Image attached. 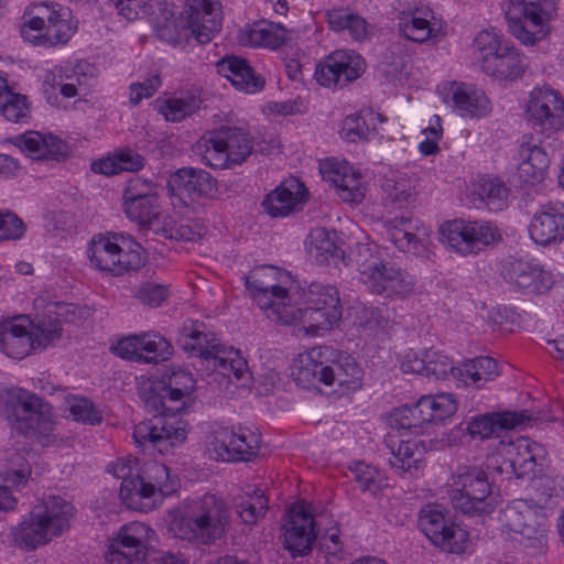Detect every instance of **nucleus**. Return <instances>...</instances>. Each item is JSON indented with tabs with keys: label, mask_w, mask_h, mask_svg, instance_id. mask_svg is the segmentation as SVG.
Returning a JSON list of instances; mask_svg holds the SVG:
<instances>
[{
	"label": "nucleus",
	"mask_w": 564,
	"mask_h": 564,
	"mask_svg": "<svg viewBox=\"0 0 564 564\" xmlns=\"http://www.w3.org/2000/svg\"><path fill=\"white\" fill-rule=\"evenodd\" d=\"M448 491L453 507L469 517H485L495 511L497 498L487 473L478 466H458Z\"/></svg>",
	"instance_id": "8"
},
{
	"label": "nucleus",
	"mask_w": 564,
	"mask_h": 564,
	"mask_svg": "<svg viewBox=\"0 0 564 564\" xmlns=\"http://www.w3.org/2000/svg\"><path fill=\"white\" fill-rule=\"evenodd\" d=\"M295 300L288 302L282 312L272 313L273 322L283 325L301 324L304 328L317 332L319 329H329L341 318V313L335 310H323L316 305L303 304L300 290L295 289Z\"/></svg>",
	"instance_id": "18"
},
{
	"label": "nucleus",
	"mask_w": 564,
	"mask_h": 564,
	"mask_svg": "<svg viewBox=\"0 0 564 564\" xmlns=\"http://www.w3.org/2000/svg\"><path fill=\"white\" fill-rule=\"evenodd\" d=\"M525 68L524 57L509 41L492 57L486 58L481 69L489 76L500 80H513L520 77Z\"/></svg>",
	"instance_id": "35"
},
{
	"label": "nucleus",
	"mask_w": 564,
	"mask_h": 564,
	"mask_svg": "<svg viewBox=\"0 0 564 564\" xmlns=\"http://www.w3.org/2000/svg\"><path fill=\"white\" fill-rule=\"evenodd\" d=\"M127 217L155 232L162 231L165 237H173L172 230L166 229L165 215L160 210L159 196L123 200Z\"/></svg>",
	"instance_id": "34"
},
{
	"label": "nucleus",
	"mask_w": 564,
	"mask_h": 564,
	"mask_svg": "<svg viewBox=\"0 0 564 564\" xmlns=\"http://www.w3.org/2000/svg\"><path fill=\"white\" fill-rule=\"evenodd\" d=\"M187 25L199 44H206L220 31L218 9L212 0H193L189 6Z\"/></svg>",
	"instance_id": "31"
},
{
	"label": "nucleus",
	"mask_w": 564,
	"mask_h": 564,
	"mask_svg": "<svg viewBox=\"0 0 564 564\" xmlns=\"http://www.w3.org/2000/svg\"><path fill=\"white\" fill-rule=\"evenodd\" d=\"M503 525L528 540V545L540 547L545 541V518L524 505L506 507L500 516Z\"/></svg>",
	"instance_id": "22"
},
{
	"label": "nucleus",
	"mask_w": 564,
	"mask_h": 564,
	"mask_svg": "<svg viewBox=\"0 0 564 564\" xmlns=\"http://www.w3.org/2000/svg\"><path fill=\"white\" fill-rule=\"evenodd\" d=\"M68 404L69 413L75 421L90 425L101 421V415L87 398H73L68 401Z\"/></svg>",
	"instance_id": "64"
},
{
	"label": "nucleus",
	"mask_w": 564,
	"mask_h": 564,
	"mask_svg": "<svg viewBox=\"0 0 564 564\" xmlns=\"http://www.w3.org/2000/svg\"><path fill=\"white\" fill-rule=\"evenodd\" d=\"M430 17H432V11L423 6L415 7L413 11L408 13L403 12V17L400 18L399 22L401 35L417 43L426 41L432 34Z\"/></svg>",
	"instance_id": "43"
},
{
	"label": "nucleus",
	"mask_w": 564,
	"mask_h": 564,
	"mask_svg": "<svg viewBox=\"0 0 564 564\" xmlns=\"http://www.w3.org/2000/svg\"><path fill=\"white\" fill-rule=\"evenodd\" d=\"M329 28L335 32H347L355 41H362L368 35V23L349 9H332L326 13Z\"/></svg>",
	"instance_id": "42"
},
{
	"label": "nucleus",
	"mask_w": 564,
	"mask_h": 564,
	"mask_svg": "<svg viewBox=\"0 0 564 564\" xmlns=\"http://www.w3.org/2000/svg\"><path fill=\"white\" fill-rule=\"evenodd\" d=\"M525 111L532 129L545 134V139L564 128V100L552 88H534L530 93Z\"/></svg>",
	"instance_id": "14"
},
{
	"label": "nucleus",
	"mask_w": 564,
	"mask_h": 564,
	"mask_svg": "<svg viewBox=\"0 0 564 564\" xmlns=\"http://www.w3.org/2000/svg\"><path fill=\"white\" fill-rule=\"evenodd\" d=\"M301 202L299 193H293L284 185L276 187L264 198L262 206L272 217L288 216Z\"/></svg>",
	"instance_id": "49"
},
{
	"label": "nucleus",
	"mask_w": 564,
	"mask_h": 564,
	"mask_svg": "<svg viewBox=\"0 0 564 564\" xmlns=\"http://www.w3.org/2000/svg\"><path fill=\"white\" fill-rule=\"evenodd\" d=\"M154 531L142 522L124 524L106 553L109 564L142 563L147 557L148 543Z\"/></svg>",
	"instance_id": "16"
},
{
	"label": "nucleus",
	"mask_w": 564,
	"mask_h": 564,
	"mask_svg": "<svg viewBox=\"0 0 564 564\" xmlns=\"http://www.w3.org/2000/svg\"><path fill=\"white\" fill-rule=\"evenodd\" d=\"M532 420V415L527 410L486 413L474 416L467 423V431L473 437L488 438L502 430L516 429Z\"/></svg>",
	"instance_id": "30"
},
{
	"label": "nucleus",
	"mask_w": 564,
	"mask_h": 564,
	"mask_svg": "<svg viewBox=\"0 0 564 564\" xmlns=\"http://www.w3.org/2000/svg\"><path fill=\"white\" fill-rule=\"evenodd\" d=\"M364 72L365 62L360 55L352 51H336L316 65L314 76L322 86L345 87Z\"/></svg>",
	"instance_id": "17"
},
{
	"label": "nucleus",
	"mask_w": 564,
	"mask_h": 564,
	"mask_svg": "<svg viewBox=\"0 0 564 564\" xmlns=\"http://www.w3.org/2000/svg\"><path fill=\"white\" fill-rule=\"evenodd\" d=\"M135 501L151 498L159 492L161 496H170L178 489V479L171 476L169 467L162 463L151 460L140 467L138 477Z\"/></svg>",
	"instance_id": "28"
},
{
	"label": "nucleus",
	"mask_w": 564,
	"mask_h": 564,
	"mask_svg": "<svg viewBox=\"0 0 564 564\" xmlns=\"http://www.w3.org/2000/svg\"><path fill=\"white\" fill-rule=\"evenodd\" d=\"M421 399L422 409L425 411L430 424L433 422H443L457 411V402L451 393L423 395Z\"/></svg>",
	"instance_id": "48"
},
{
	"label": "nucleus",
	"mask_w": 564,
	"mask_h": 564,
	"mask_svg": "<svg viewBox=\"0 0 564 564\" xmlns=\"http://www.w3.org/2000/svg\"><path fill=\"white\" fill-rule=\"evenodd\" d=\"M343 139L349 142L358 140H369L376 133L375 128H370L366 118L360 115L347 116L340 130Z\"/></svg>",
	"instance_id": "58"
},
{
	"label": "nucleus",
	"mask_w": 564,
	"mask_h": 564,
	"mask_svg": "<svg viewBox=\"0 0 564 564\" xmlns=\"http://www.w3.org/2000/svg\"><path fill=\"white\" fill-rule=\"evenodd\" d=\"M251 40L256 44L278 48L286 42V30L281 24L254 29Z\"/></svg>",
	"instance_id": "63"
},
{
	"label": "nucleus",
	"mask_w": 564,
	"mask_h": 564,
	"mask_svg": "<svg viewBox=\"0 0 564 564\" xmlns=\"http://www.w3.org/2000/svg\"><path fill=\"white\" fill-rule=\"evenodd\" d=\"M107 470L116 478L121 479L120 498L127 507L134 508L137 505L135 486L139 485L138 477L140 471L138 458L131 456L118 458L107 467Z\"/></svg>",
	"instance_id": "39"
},
{
	"label": "nucleus",
	"mask_w": 564,
	"mask_h": 564,
	"mask_svg": "<svg viewBox=\"0 0 564 564\" xmlns=\"http://www.w3.org/2000/svg\"><path fill=\"white\" fill-rule=\"evenodd\" d=\"M440 235L442 242L455 252L462 256L476 253L468 220L446 221L441 225Z\"/></svg>",
	"instance_id": "41"
},
{
	"label": "nucleus",
	"mask_w": 564,
	"mask_h": 564,
	"mask_svg": "<svg viewBox=\"0 0 564 564\" xmlns=\"http://www.w3.org/2000/svg\"><path fill=\"white\" fill-rule=\"evenodd\" d=\"M300 293L302 295L300 300L305 305H316L323 307V310L343 312L339 292L334 285L313 282L307 290H302Z\"/></svg>",
	"instance_id": "46"
},
{
	"label": "nucleus",
	"mask_w": 564,
	"mask_h": 564,
	"mask_svg": "<svg viewBox=\"0 0 564 564\" xmlns=\"http://www.w3.org/2000/svg\"><path fill=\"white\" fill-rule=\"evenodd\" d=\"M220 127L202 135L192 147L194 155L212 169H231Z\"/></svg>",
	"instance_id": "36"
},
{
	"label": "nucleus",
	"mask_w": 564,
	"mask_h": 564,
	"mask_svg": "<svg viewBox=\"0 0 564 564\" xmlns=\"http://www.w3.org/2000/svg\"><path fill=\"white\" fill-rule=\"evenodd\" d=\"M177 343L184 351L198 356L208 364L223 346L206 324L196 319H186L183 323Z\"/></svg>",
	"instance_id": "25"
},
{
	"label": "nucleus",
	"mask_w": 564,
	"mask_h": 564,
	"mask_svg": "<svg viewBox=\"0 0 564 564\" xmlns=\"http://www.w3.org/2000/svg\"><path fill=\"white\" fill-rule=\"evenodd\" d=\"M230 510L216 495H204L171 513L169 531L177 539L209 545L225 536Z\"/></svg>",
	"instance_id": "3"
},
{
	"label": "nucleus",
	"mask_w": 564,
	"mask_h": 564,
	"mask_svg": "<svg viewBox=\"0 0 564 564\" xmlns=\"http://www.w3.org/2000/svg\"><path fill=\"white\" fill-rule=\"evenodd\" d=\"M32 322L20 315L0 323V349L13 359H23L34 350Z\"/></svg>",
	"instance_id": "27"
},
{
	"label": "nucleus",
	"mask_w": 564,
	"mask_h": 564,
	"mask_svg": "<svg viewBox=\"0 0 564 564\" xmlns=\"http://www.w3.org/2000/svg\"><path fill=\"white\" fill-rule=\"evenodd\" d=\"M0 414L19 434L51 430L52 406L35 393L19 387L0 389Z\"/></svg>",
	"instance_id": "7"
},
{
	"label": "nucleus",
	"mask_w": 564,
	"mask_h": 564,
	"mask_svg": "<svg viewBox=\"0 0 564 564\" xmlns=\"http://www.w3.org/2000/svg\"><path fill=\"white\" fill-rule=\"evenodd\" d=\"M430 425L427 415L422 409V399L415 403L402 405L394 409L391 414V427L399 432V435L389 434L386 440L387 448L390 452L389 465L399 471L400 475L417 470L421 462L422 448L416 440H403L402 432L419 435Z\"/></svg>",
	"instance_id": "5"
},
{
	"label": "nucleus",
	"mask_w": 564,
	"mask_h": 564,
	"mask_svg": "<svg viewBox=\"0 0 564 564\" xmlns=\"http://www.w3.org/2000/svg\"><path fill=\"white\" fill-rule=\"evenodd\" d=\"M314 517L303 505L293 506L282 524L283 546L293 557L305 556L317 539Z\"/></svg>",
	"instance_id": "19"
},
{
	"label": "nucleus",
	"mask_w": 564,
	"mask_h": 564,
	"mask_svg": "<svg viewBox=\"0 0 564 564\" xmlns=\"http://www.w3.org/2000/svg\"><path fill=\"white\" fill-rule=\"evenodd\" d=\"M29 468L10 469L3 474L6 485L0 486V512H6L15 508L17 499L12 496L10 487L20 490L30 477Z\"/></svg>",
	"instance_id": "52"
},
{
	"label": "nucleus",
	"mask_w": 564,
	"mask_h": 564,
	"mask_svg": "<svg viewBox=\"0 0 564 564\" xmlns=\"http://www.w3.org/2000/svg\"><path fill=\"white\" fill-rule=\"evenodd\" d=\"M382 189L387 203L398 208L406 206L414 195L410 180L395 173L384 177Z\"/></svg>",
	"instance_id": "51"
},
{
	"label": "nucleus",
	"mask_w": 564,
	"mask_h": 564,
	"mask_svg": "<svg viewBox=\"0 0 564 564\" xmlns=\"http://www.w3.org/2000/svg\"><path fill=\"white\" fill-rule=\"evenodd\" d=\"M25 224L13 212L0 210V242L20 240L25 234Z\"/></svg>",
	"instance_id": "62"
},
{
	"label": "nucleus",
	"mask_w": 564,
	"mask_h": 564,
	"mask_svg": "<svg viewBox=\"0 0 564 564\" xmlns=\"http://www.w3.org/2000/svg\"><path fill=\"white\" fill-rule=\"evenodd\" d=\"M88 258L95 269L116 276L144 264L141 245L123 234L95 237L88 247Z\"/></svg>",
	"instance_id": "10"
},
{
	"label": "nucleus",
	"mask_w": 564,
	"mask_h": 564,
	"mask_svg": "<svg viewBox=\"0 0 564 564\" xmlns=\"http://www.w3.org/2000/svg\"><path fill=\"white\" fill-rule=\"evenodd\" d=\"M0 112L9 121L22 122L29 117L30 112L26 97L13 91L7 93L0 101Z\"/></svg>",
	"instance_id": "57"
},
{
	"label": "nucleus",
	"mask_w": 564,
	"mask_h": 564,
	"mask_svg": "<svg viewBox=\"0 0 564 564\" xmlns=\"http://www.w3.org/2000/svg\"><path fill=\"white\" fill-rule=\"evenodd\" d=\"M306 246L311 257L318 263L327 262L330 258H339L343 253L337 247L336 234L324 228L313 229L308 235Z\"/></svg>",
	"instance_id": "44"
},
{
	"label": "nucleus",
	"mask_w": 564,
	"mask_h": 564,
	"mask_svg": "<svg viewBox=\"0 0 564 564\" xmlns=\"http://www.w3.org/2000/svg\"><path fill=\"white\" fill-rule=\"evenodd\" d=\"M195 389L193 376L178 370L169 382L158 381L144 389L143 402L153 416L134 426L132 437L138 446L150 444L162 453L167 446L181 444L186 438L185 423L175 419L191 402Z\"/></svg>",
	"instance_id": "1"
},
{
	"label": "nucleus",
	"mask_w": 564,
	"mask_h": 564,
	"mask_svg": "<svg viewBox=\"0 0 564 564\" xmlns=\"http://www.w3.org/2000/svg\"><path fill=\"white\" fill-rule=\"evenodd\" d=\"M558 0H507L503 12L509 32L523 45L533 46L550 32Z\"/></svg>",
	"instance_id": "9"
},
{
	"label": "nucleus",
	"mask_w": 564,
	"mask_h": 564,
	"mask_svg": "<svg viewBox=\"0 0 564 564\" xmlns=\"http://www.w3.org/2000/svg\"><path fill=\"white\" fill-rule=\"evenodd\" d=\"M479 195L490 209L500 210L506 206L509 189L498 178H484Z\"/></svg>",
	"instance_id": "54"
},
{
	"label": "nucleus",
	"mask_w": 564,
	"mask_h": 564,
	"mask_svg": "<svg viewBox=\"0 0 564 564\" xmlns=\"http://www.w3.org/2000/svg\"><path fill=\"white\" fill-rule=\"evenodd\" d=\"M68 13L46 4L35 6L21 26V36L37 46L52 47L65 44L75 29L67 19Z\"/></svg>",
	"instance_id": "12"
},
{
	"label": "nucleus",
	"mask_w": 564,
	"mask_h": 564,
	"mask_svg": "<svg viewBox=\"0 0 564 564\" xmlns=\"http://www.w3.org/2000/svg\"><path fill=\"white\" fill-rule=\"evenodd\" d=\"M269 501L261 490L237 506V513L246 524H254L268 511Z\"/></svg>",
	"instance_id": "55"
},
{
	"label": "nucleus",
	"mask_w": 564,
	"mask_h": 564,
	"mask_svg": "<svg viewBox=\"0 0 564 564\" xmlns=\"http://www.w3.org/2000/svg\"><path fill=\"white\" fill-rule=\"evenodd\" d=\"M499 376L497 361L488 356L469 359L457 366L456 380L464 386L482 387Z\"/></svg>",
	"instance_id": "38"
},
{
	"label": "nucleus",
	"mask_w": 564,
	"mask_h": 564,
	"mask_svg": "<svg viewBox=\"0 0 564 564\" xmlns=\"http://www.w3.org/2000/svg\"><path fill=\"white\" fill-rule=\"evenodd\" d=\"M210 364L215 370L226 377L232 375L237 380H242L248 375L247 361L232 347L223 345Z\"/></svg>",
	"instance_id": "47"
},
{
	"label": "nucleus",
	"mask_w": 564,
	"mask_h": 564,
	"mask_svg": "<svg viewBox=\"0 0 564 564\" xmlns=\"http://www.w3.org/2000/svg\"><path fill=\"white\" fill-rule=\"evenodd\" d=\"M231 169L241 165L253 151V137L245 128L220 126Z\"/></svg>",
	"instance_id": "40"
},
{
	"label": "nucleus",
	"mask_w": 564,
	"mask_h": 564,
	"mask_svg": "<svg viewBox=\"0 0 564 564\" xmlns=\"http://www.w3.org/2000/svg\"><path fill=\"white\" fill-rule=\"evenodd\" d=\"M417 220L413 221L406 217H395L390 221L388 228L389 239L402 251H409L412 245L419 242L416 230Z\"/></svg>",
	"instance_id": "50"
},
{
	"label": "nucleus",
	"mask_w": 564,
	"mask_h": 564,
	"mask_svg": "<svg viewBox=\"0 0 564 564\" xmlns=\"http://www.w3.org/2000/svg\"><path fill=\"white\" fill-rule=\"evenodd\" d=\"M324 178L335 188L341 200L359 204L365 198L366 187L362 175L347 162L329 163L322 170Z\"/></svg>",
	"instance_id": "26"
},
{
	"label": "nucleus",
	"mask_w": 564,
	"mask_h": 564,
	"mask_svg": "<svg viewBox=\"0 0 564 564\" xmlns=\"http://www.w3.org/2000/svg\"><path fill=\"white\" fill-rule=\"evenodd\" d=\"M113 352L127 360L150 364L172 354V345L160 334L130 335L118 340Z\"/></svg>",
	"instance_id": "21"
},
{
	"label": "nucleus",
	"mask_w": 564,
	"mask_h": 564,
	"mask_svg": "<svg viewBox=\"0 0 564 564\" xmlns=\"http://www.w3.org/2000/svg\"><path fill=\"white\" fill-rule=\"evenodd\" d=\"M217 73L240 90L253 94L264 87V78L256 75L249 63L236 55H226L216 63Z\"/></svg>",
	"instance_id": "33"
},
{
	"label": "nucleus",
	"mask_w": 564,
	"mask_h": 564,
	"mask_svg": "<svg viewBox=\"0 0 564 564\" xmlns=\"http://www.w3.org/2000/svg\"><path fill=\"white\" fill-rule=\"evenodd\" d=\"M355 261L359 279L370 293L392 300L412 293L414 278L395 263L381 259L376 245H359Z\"/></svg>",
	"instance_id": "4"
},
{
	"label": "nucleus",
	"mask_w": 564,
	"mask_h": 564,
	"mask_svg": "<svg viewBox=\"0 0 564 564\" xmlns=\"http://www.w3.org/2000/svg\"><path fill=\"white\" fill-rule=\"evenodd\" d=\"M362 375V369L351 356L329 346L313 347L300 354L292 366V377L305 389L323 383L355 391L361 387Z\"/></svg>",
	"instance_id": "2"
},
{
	"label": "nucleus",
	"mask_w": 564,
	"mask_h": 564,
	"mask_svg": "<svg viewBox=\"0 0 564 564\" xmlns=\"http://www.w3.org/2000/svg\"><path fill=\"white\" fill-rule=\"evenodd\" d=\"M545 140H536L533 135L524 137L519 148L521 162L518 165L516 176L525 185L541 183L550 165Z\"/></svg>",
	"instance_id": "23"
},
{
	"label": "nucleus",
	"mask_w": 564,
	"mask_h": 564,
	"mask_svg": "<svg viewBox=\"0 0 564 564\" xmlns=\"http://www.w3.org/2000/svg\"><path fill=\"white\" fill-rule=\"evenodd\" d=\"M426 371L425 377H434L435 379H445L452 376L456 380V369L453 360L442 351L426 349L425 350Z\"/></svg>",
	"instance_id": "53"
},
{
	"label": "nucleus",
	"mask_w": 564,
	"mask_h": 564,
	"mask_svg": "<svg viewBox=\"0 0 564 564\" xmlns=\"http://www.w3.org/2000/svg\"><path fill=\"white\" fill-rule=\"evenodd\" d=\"M34 350L42 349L58 340L62 336V325L58 321L41 322L36 326H30Z\"/></svg>",
	"instance_id": "60"
},
{
	"label": "nucleus",
	"mask_w": 564,
	"mask_h": 564,
	"mask_svg": "<svg viewBox=\"0 0 564 564\" xmlns=\"http://www.w3.org/2000/svg\"><path fill=\"white\" fill-rule=\"evenodd\" d=\"M74 513L72 503L61 497H50L12 530L14 542L26 551L44 545L69 528Z\"/></svg>",
	"instance_id": "6"
},
{
	"label": "nucleus",
	"mask_w": 564,
	"mask_h": 564,
	"mask_svg": "<svg viewBox=\"0 0 564 564\" xmlns=\"http://www.w3.org/2000/svg\"><path fill=\"white\" fill-rule=\"evenodd\" d=\"M199 106V101L195 98H174L167 99L161 107V113L166 120L180 122L187 116L192 115Z\"/></svg>",
	"instance_id": "59"
},
{
	"label": "nucleus",
	"mask_w": 564,
	"mask_h": 564,
	"mask_svg": "<svg viewBox=\"0 0 564 564\" xmlns=\"http://www.w3.org/2000/svg\"><path fill=\"white\" fill-rule=\"evenodd\" d=\"M246 288L267 317L273 321L272 313L282 312L288 302L297 295L289 274L273 265H258L243 276Z\"/></svg>",
	"instance_id": "11"
},
{
	"label": "nucleus",
	"mask_w": 564,
	"mask_h": 564,
	"mask_svg": "<svg viewBox=\"0 0 564 564\" xmlns=\"http://www.w3.org/2000/svg\"><path fill=\"white\" fill-rule=\"evenodd\" d=\"M501 276L510 284L520 289L533 286L540 290L539 280L544 279V272L539 264L524 259L509 257L502 262Z\"/></svg>",
	"instance_id": "37"
},
{
	"label": "nucleus",
	"mask_w": 564,
	"mask_h": 564,
	"mask_svg": "<svg viewBox=\"0 0 564 564\" xmlns=\"http://www.w3.org/2000/svg\"><path fill=\"white\" fill-rule=\"evenodd\" d=\"M539 449V444L530 443L527 440H520L506 449L514 467L517 478H524L534 473L536 466V451Z\"/></svg>",
	"instance_id": "45"
},
{
	"label": "nucleus",
	"mask_w": 564,
	"mask_h": 564,
	"mask_svg": "<svg viewBox=\"0 0 564 564\" xmlns=\"http://www.w3.org/2000/svg\"><path fill=\"white\" fill-rule=\"evenodd\" d=\"M529 234L532 240L541 246L562 242L564 240V204L549 202L541 205L530 223Z\"/></svg>",
	"instance_id": "24"
},
{
	"label": "nucleus",
	"mask_w": 564,
	"mask_h": 564,
	"mask_svg": "<svg viewBox=\"0 0 564 564\" xmlns=\"http://www.w3.org/2000/svg\"><path fill=\"white\" fill-rule=\"evenodd\" d=\"M506 42L494 29L480 31L474 39V47L478 53L480 64L498 53Z\"/></svg>",
	"instance_id": "56"
},
{
	"label": "nucleus",
	"mask_w": 564,
	"mask_h": 564,
	"mask_svg": "<svg viewBox=\"0 0 564 564\" xmlns=\"http://www.w3.org/2000/svg\"><path fill=\"white\" fill-rule=\"evenodd\" d=\"M441 94L444 102L463 118H484L492 110L486 94L465 83H447L442 87Z\"/></svg>",
	"instance_id": "20"
},
{
	"label": "nucleus",
	"mask_w": 564,
	"mask_h": 564,
	"mask_svg": "<svg viewBox=\"0 0 564 564\" xmlns=\"http://www.w3.org/2000/svg\"><path fill=\"white\" fill-rule=\"evenodd\" d=\"M469 228L476 252L501 240V235L497 227L492 226L488 221H469Z\"/></svg>",
	"instance_id": "61"
},
{
	"label": "nucleus",
	"mask_w": 564,
	"mask_h": 564,
	"mask_svg": "<svg viewBox=\"0 0 564 564\" xmlns=\"http://www.w3.org/2000/svg\"><path fill=\"white\" fill-rule=\"evenodd\" d=\"M12 142L32 160L58 161L66 154L65 143L52 134L26 131L12 139Z\"/></svg>",
	"instance_id": "32"
},
{
	"label": "nucleus",
	"mask_w": 564,
	"mask_h": 564,
	"mask_svg": "<svg viewBox=\"0 0 564 564\" xmlns=\"http://www.w3.org/2000/svg\"><path fill=\"white\" fill-rule=\"evenodd\" d=\"M417 525L425 536L442 551L458 554L467 545V532L446 520L445 509L440 505H426L419 513Z\"/></svg>",
	"instance_id": "13"
},
{
	"label": "nucleus",
	"mask_w": 564,
	"mask_h": 564,
	"mask_svg": "<svg viewBox=\"0 0 564 564\" xmlns=\"http://www.w3.org/2000/svg\"><path fill=\"white\" fill-rule=\"evenodd\" d=\"M167 186L172 193L187 195L191 198H208L217 193L216 180L208 172L195 167L177 170L171 176Z\"/></svg>",
	"instance_id": "29"
},
{
	"label": "nucleus",
	"mask_w": 564,
	"mask_h": 564,
	"mask_svg": "<svg viewBox=\"0 0 564 564\" xmlns=\"http://www.w3.org/2000/svg\"><path fill=\"white\" fill-rule=\"evenodd\" d=\"M210 446L216 459L250 462L258 455L260 436L247 426H221L214 432Z\"/></svg>",
	"instance_id": "15"
}]
</instances>
